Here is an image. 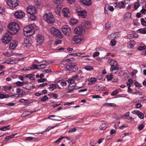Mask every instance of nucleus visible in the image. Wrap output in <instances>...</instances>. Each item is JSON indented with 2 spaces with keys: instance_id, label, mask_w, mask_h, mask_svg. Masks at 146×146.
<instances>
[{
  "instance_id": "f257e3e1",
  "label": "nucleus",
  "mask_w": 146,
  "mask_h": 146,
  "mask_svg": "<svg viewBox=\"0 0 146 146\" xmlns=\"http://www.w3.org/2000/svg\"><path fill=\"white\" fill-rule=\"evenodd\" d=\"M62 63L66 65V70L76 72L78 69L77 63L75 62L71 61L70 58L63 60L62 62Z\"/></svg>"
},
{
  "instance_id": "f03ea898",
  "label": "nucleus",
  "mask_w": 146,
  "mask_h": 146,
  "mask_svg": "<svg viewBox=\"0 0 146 146\" xmlns=\"http://www.w3.org/2000/svg\"><path fill=\"white\" fill-rule=\"evenodd\" d=\"M8 32L11 35L17 33L19 29V27L18 24L15 22L10 23L8 25Z\"/></svg>"
},
{
  "instance_id": "7ed1b4c3",
  "label": "nucleus",
  "mask_w": 146,
  "mask_h": 146,
  "mask_svg": "<svg viewBox=\"0 0 146 146\" xmlns=\"http://www.w3.org/2000/svg\"><path fill=\"white\" fill-rule=\"evenodd\" d=\"M44 17L46 22L48 23H53L55 21L54 16L50 13L45 14L44 15Z\"/></svg>"
},
{
  "instance_id": "20e7f679",
  "label": "nucleus",
  "mask_w": 146,
  "mask_h": 146,
  "mask_svg": "<svg viewBox=\"0 0 146 146\" xmlns=\"http://www.w3.org/2000/svg\"><path fill=\"white\" fill-rule=\"evenodd\" d=\"M11 40V35L9 32L5 33L2 36L1 40L3 43L7 44Z\"/></svg>"
},
{
  "instance_id": "39448f33",
  "label": "nucleus",
  "mask_w": 146,
  "mask_h": 146,
  "mask_svg": "<svg viewBox=\"0 0 146 146\" xmlns=\"http://www.w3.org/2000/svg\"><path fill=\"white\" fill-rule=\"evenodd\" d=\"M6 3L9 6L13 7H15L19 5L17 0H7Z\"/></svg>"
},
{
  "instance_id": "423d86ee",
  "label": "nucleus",
  "mask_w": 146,
  "mask_h": 146,
  "mask_svg": "<svg viewBox=\"0 0 146 146\" xmlns=\"http://www.w3.org/2000/svg\"><path fill=\"white\" fill-rule=\"evenodd\" d=\"M68 90L67 92L68 93H72L74 92L75 90H78L79 88H81V87H78L76 85H72V84H69L68 86Z\"/></svg>"
},
{
  "instance_id": "0eeeda50",
  "label": "nucleus",
  "mask_w": 146,
  "mask_h": 146,
  "mask_svg": "<svg viewBox=\"0 0 146 146\" xmlns=\"http://www.w3.org/2000/svg\"><path fill=\"white\" fill-rule=\"evenodd\" d=\"M50 31L53 35L60 38L62 37V34L59 30L54 28H52L50 29Z\"/></svg>"
},
{
  "instance_id": "6e6552de",
  "label": "nucleus",
  "mask_w": 146,
  "mask_h": 146,
  "mask_svg": "<svg viewBox=\"0 0 146 146\" xmlns=\"http://www.w3.org/2000/svg\"><path fill=\"white\" fill-rule=\"evenodd\" d=\"M14 15L17 19H21L23 18L25 15V13L21 11H16L14 13Z\"/></svg>"
},
{
  "instance_id": "1a4fd4ad",
  "label": "nucleus",
  "mask_w": 146,
  "mask_h": 146,
  "mask_svg": "<svg viewBox=\"0 0 146 146\" xmlns=\"http://www.w3.org/2000/svg\"><path fill=\"white\" fill-rule=\"evenodd\" d=\"M62 29L63 33L66 35H69L71 33L70 28L67 26H62Z\"/></svg>"
},
{
  "instance_id": "9d476101",
  "label": "nucleus",
  "mask_w": 146,
  "mask_h": 146,
  "mask_svg": "<svg viewBox=\"0 0 146 146\" xmlns=\"http://www.w3.org/2000/svg\"><path fill=\"white\" fill-rule=\"evenodd\" d=\"M27 12L31 14H35L37 12V9L36 8L32 6H30L27 8Z\"/></svg>"
},
{
  "instance_id": "9b49d317",
  "label": "nucleus",
  "mask_w": 146,
  "mask_h": 146,
  "mask_svg": "<svg viewBox=\"0 0 146 146\" xmlns=\"http://www.w3.org/2000/svg\"><path fill=\"white\" fill-rule=\"evenodd\" d=\"M74 32L76 34L80 35L85 32V30L81 26L76 27L74 30Z\"/></svg>"
},
{
  "instance_id": "f8f14e48",
  "label": "nucleus",
  "mask_w": 146,
  "mask_h": 146,
  "mask_svg": "<svg viewBox=\"0 0 146 146\" xmlns=\"http://www.w3.org/2000/svg\"><path fill=\"white\" fill-rule=\"evenodd\" d=\"M83 38H84L82 35L75 36L72 38V40L76 43H78L81 40H83Z\"/></svg>"
},
{
  "instance_id": "ddd939ff",
  "label": "nucleus",
  "mask_w": 146,
  "mask_h": 146,
  "mask_svg": "<svg viewBox=\"0 0 146 146\" xmlns=\"http://www.w3.org/2000/svg\"><path fill=\"white\" fill-rule=\"evenodd\" d=\"M24 34L26 36H30L33 35L35 33V30H32L31 31L28 30L26 29H23Z\"/></svg>"
},
{
  "instance_id": "4468645a",
  "label": "nucleus",
  "mask_w": 146,
  "mask_h": 146,
  "mask_svg": "<svg viewBox=\"0 0 146 146\" xmlns=\"http://www.w3.org/2000/svg\"><path fill=\"white\" fill-rule=\"evenodd\" d=\"M82 25L83 26L84 28H86L87 29H89L92 27L90 21H86L84 20L82 21Z\"/></svg>"
},
{
  "instance_id": "2eb2a0df",
  "label": "nucleus",
  "mask_w": 146,
  "mask_h": 146,
  "mask_svg": "<svg viewBox=\"0 0 146 146\" xmlns=\"http://www.w3.org/2000/svg\"><path fill=\"white\" fill-rule=\"evenodd\" d=\"M119 69L117 62L115 60L113 63H112V64H111V65L110 70L111 71H113V70H118Z\"/></svg>"
},
{
  "instance_id": "dca6fc26",
  "label": "nucleus",
  "mask_w": 146,
  "mask_h": 146,
  "mask_svg": "<svg viewBox=\"0 0 146 146\" xmlns=\"http://www.w3.org/2000/svg\"><path fill=\"white\" fill-rule=\"evenodd\" d=\"M77 14L78 15L80 16L82 18H85L87 16L86 11L85 10L78 11L77 12Z\"/></svg>"
},
{
  "instance_id": "f3484780",
  "label": "nucleus",
  "mask_w": 146,
  "mask_h": 146,
  "mask_svg": "<svg viewBox=\"0 0 146 146\" xmlns=\"http://www.w3.org/2000/svg\"><path fill=\"white\" fill-rule=\"evenodd\" d=\"M115 7H117L119 9H124L125 7V3L123 1L119 2L118 3L116 2L115 3Z\"/></svg>"
},
{
  "instance_id": "a211bd4d",
  "label": "nucleus",
  "mask_w": 146,
  "mask_h": 146,
  "mask_svg": "<svg viewBox=\"0 0 146 146\" xmlns=\"http://www.w3.org/2000/svg\"><path fill=\"white\" fill-rule=\"evenodd\" d=\"M44 38V37L40 35H38L36 39V42L38 43V44L40 45L42 44Z\"/></svg>"
},
{
  "instance_id": "6ab92c4d",
  "label": "nucleus",
  "mask_w": 146,
  "mask_h": 146,
  "mask_svg": "<svg viewBox=\"0 0 146 146\" xmlns=\"http://www.w3.org/2000/svg\"><path fill=\"white\" fill-rule=\"evenodd\" d=\"M24 44L25 45L24 46L26 47H29L30 46L31 44V40L30 38H25L24 40Z\"/></svg>"
},
{
  "instance_id": "aec40b11",
  "label": "nucleus",
  "mask_w": 146,
  "mask_h": 146,
  "mask_svg": "<svg viewBox=\"0 0 146 146\" xmlns=\"http://www.w3.org/2000/svg\"><path fill=\"white\" fill-rule=\"evenodd\" d=\"M62 11L65 17H67L70 16V13L68 8H64L62 9Z\"/></svg>"
},
{
  "instance_id": "412c9836",
  "label": "nucleus",
  "mask_w": 146,
  "mask_h": 146,
  "mask_svg": "<svg viewBox=\"0 0 146 146\" xmlns=\"http://www.w3.org/2000/svg\"><path fill=\"white\" fill-rule=\"evenodd\" d=\"M17 45V43L15 41H13L10 44L9 48L11 49H15Z\"/></svg>"
},
{
  "instance_id": "4be33fe9",
  "label": "nucleus",
  "mask_w": 146,
  "mask_h": 146,
  "mask_svg": "<svg viewBox=\"0 0 146 146\" xmlns=\"http://www.w3.org/2000/svg\"><path fill=\"white\" fill-rule=\"evenodd\" d=\"M83 4L86 6H90L92 3L91 0H80Z\"/></svg>"
},
{
  "instance_id": "5701e85b",
  "label": "nucleus",
  "mask_w": 146,
  "mask_h": 146,
  "mask_svg": "<svg viewBox=\"0 0 146 146\" xmlns=\"http://www.w3.org/2000/svg\"><path fill=\"white\" fill-rule=\"evenodd\" d=\"M61 6L60 5H58L55 8V13L57 15H60V11L61 9Z\"/></svg>"
},
{
  "instance_id": "b1692460",
  "label": "nucleus",
  "mask_w": 146,
  "mask_h": 146,
  "mask_svg": "<svg viewBox=\"0 0 146 146\" xmlns=\"http://www.w3.org/2000/svg\"><path fill=\"white\" fill-rule=\"evenodd\" d=\"M35 27V24H30L29 25L26 27L24 29H26L28 30L31 31L35 30L34 27Z\"/></svg>"
},
{
  "instance_id": "393cba45",
  "label": "nucleus",
  "mask_w": 146,
  "mask_h": 146,
  "mask_svg": "<svg viewBox=\"0 0 146 146\" xmlns=\"http://www.w3.org/2000/svg\"><path fill=\"white\" fill-rule=\"evenodd\" d=\"M108 126V123L107 122L102 124L100 127V129L101 130H105Z\"/></svg>"
},
{
  "instance_id": "a878e982",
  "label": "nucleus",
  "mask_w": 146,
  "mask_h": 146,
  "mask_svg": "<svg viewBox=\"0 0 146 146\" xmlns=\"http://www.w3.org/2000/svg\"><path fill=\"white\" fill-rule=\"evenodd\" d=\"M57 85H58V84H50V86L48 87V89L50 91H52L54 89L57 88Z\"/></svg>"
},
{
  "instance_id": "bb28decb",
  "label": "nucleus",
  "mask_w": 146,
  "mask_h": 146,
  "mask_svg": "<svg viewBox=\"0 0 146 146\" xmlns=\"http://www.w3.org/2000/svg\"><path fill=\"white\" fill-rule=\"evenodd\" d=\"M95 88L96 90L97 91L102 90L105 88V87L102 86H96Z\"/></svg>"
},
{
  "instance_id": "cd10ccee",
  "label": "nucleus",
  "mask_w": 146,
  "mask_h": 146,
  "mask_svg": "<svg viewBox=\"0 0 146 146\" xmlns=\"http://www.w3.org/2000/svg\"><path fill=\"white\" fill-rule=\"evenodd\" d=\"M24 77L25 78H29L30 80H35L33 75L31 74H25L24 75Z\"/></svg>"
},
{
  "instance_id": "c85d7f7f",
  "label": "nucleus",
  "mask_w": 146,
  "mask_h": 146,
  "mask_svg": "<svg viewBox=\"0 0 146 146\" xmlns=\"http://www.w3.org/2000/svg\"><path fill=\"white\" fill-rule=\"evenodd\" d=\"M135 44L134 41L132 40L129 41L127 43V47L129 48H131L133 46V45Z\"/></svg>"
},
{
  "instance_id": "c756f323",
  "label": "nucleus",
  "mask_w": 146,
  "mask_h": 146,
  "mask_svg": "<svg viewBox=\"0 0 146 146\" xmlns=\"http://www.w3.org/2000/svg\"><path fill=\"white\" fill-rule=\"evenodd\" d=\"M67 81L69 84H72V85H76V83L75 82V81L74 80L72 79V78H69L68 80H67Z\"/></svg>"
},
{
  "instance_id": "7c9ffc66",
  "label": "nucleus",
  "mask_w": 146,
  "mask_h": 146,
  "mask_svg": "<svg viewBox=\"0 0 146 146\" xmlns=\"http://www.w3.org/2000/svg\"><path fill=\"white\" fill-rule=\"evenodd\" d=\"M12 88L11 86H3V90L4 91H6L7 90H11Z\"/></svg>"
},
{
  "instance_id": "2f4dec72",
  "label": "nucleus",
  "mask_w": 146,
  "mask_h": 146,
  "mask_svg": "<svg viewBox=\"0 0 146 146\" xmlns=\"http://www.w3.org/2000/svg\"><path fill=\"white\" fill-rule=\"evenodd\" d=\"M131 14L130 13H127L125 14L124 17V19H130L131 18Z\"/></svg>"
},
{
  "instance_id": "473e14b6",
  "label": "nucleus",
  "mask_w": 146,
  "mask_h": 146,
  "mask_svg": "<svg viewBox=\"0 0 146 146\" xmlns=\"http://www.w3.org/2000/svg\"><path fill=\"white\" fill-rule=\"evenodd\" d=\"M138 31H139L141 33L143 34H146V27L143 29H139Z\"/></svg>"
},
{
  "instance_id": "72a5a7b5",
  "label": "nucleus",
  "mask_w": 146,
  "mask_h": 146,
  "mask_svg": "<svg viewBox=\"0 0 146 146\" xmlns=\"http://www.w3.org/2000/svg\"><path fill=\"white\" fill-rule=\"evenodd\" d=\"M9 97L8 94H0V98L1 99L7 98Z\"/></svg>"
},
{
  "instance_id": "f704fd0d",
  "label": "nucleus",
  "mask_w": 146,
  "mask_h": 146,
  "mask_svg": "<svg viewBox=\"0 0 146 146\" xmlns=\"http://www.w3.org/2000/svg\"><path fill=\"white\" fill-rule=\"evenodd\" d=\"M78 22V20L75 19H71L70 21V23L72 25L75 24Z\"/></svg>"
},
{
  "instance_id": "c9c22d12",
  "label": "nucleus",
  "mask_w": 146,
  "mask_h": 146,
  "mask_svg": "<svg viewBox=\"0 0 146 146\" xmlns=\"http://www.w3.org/2000/svg\"><path fill=\"white\" fill-rule=\"evenodd\" d=\"M36 139L34 137H29L26 138L25 140L27 141H31L33 140H35Z\"/></svg>"
},
{
  "instance_id": "e433bc0d",
  "label": "nucleus",
  "mask_w": 146,
  "mask_h": 146,
  "mask_svg": "<svg viewBox=\"0 0 146 146\" xmlns=\"http://www.w3.org/2000/svg\"><path fill=\"white\" fill-rule=\"evenodd\" d=\"M10 125H8L6 126H4L0 128V130L1 131H6L9 129V128H8Z\"/></svg>"
},
{
  "instance_id": "4c0bfd02",
  "label": "nucleus",
  "mask_w": 146,
  "mask_h": 146,
  "mask_svg": "<svg viewBox=\"0 0 146 146\" xmlns=\"http://www.w3.org/2000/svg\"><path fill=\"white\" fill-rule=\"evenodd\" d=\"M86 70L90 71L93 70V68L91 66H86L84 67Z\"/></svg>"
},
{
  "instance_id": "58836bf2",
  "label": "nucleus",
  "mask_w": 146,
  "mask_h": 146,
  "mask_svg": "<svg viewBox=\"0 0 146 146\" xmlns=\"http://www.w3.org/2000/svg\"><path fill=\"white\" fill-rule=\"evenodd\" d=\"M64 0H53L54 3L56 4H60L62 3Z\"/></svg>"
},
{
  "instance_id": "ea45409f",
  "label": "nucleus",
  "mask_w": 146,
  "mask_h": 146,
  "mask_svg": "<svg viewBox=\"0 0 146 146\" xmlns=\"http://www.w3.org/2000/svg\"><path fill=\"white\" fill-rule=\"evenodd\" d=\"M15 84L16 85L18 86H22L24 85L23 82H22L19 81L16 82Z\"/></svg>"
},
{
  "instance_id": "a19ab883",
  "label": "nucleus",
  "mask_w": 146,
  "mask_h": 146,
  "mask_svg": "<svg viewBox=\"0 0 146 146\" xmlns=\"http://www.w3.org/2000/svg\"><path fill=\"white\" fill-rule=\"evenodd\" d=\"M137 115L138 116L139 118L141 119H143L144 118L143 114L140 111L139 112Z\"/></svg>"
},
{
  "instance_id": "79ce46f5",
  "label": "nucleus",
  "mask_w": 146,
  "mask_h": 146,
  "mask_svg": "<svg viewBox=\"0 0 146 146\" xmlns=\"http://www.w3.org/2000/svg\"><path fill=\"white\" fill-rule=\"evenodd\" d=\"M110 43L112 46H115L116 44V42L115 40L114 39H113L111 41Z\"/></svg>"
},
{
  "instance_id": "37998d69",
  "label": "nucleus",
  "mask_w": 146,
  "mask_h": 146,
  "mask_svg": "<svg viewBox=\"0 0 146 146\" xmlns=\"http://www.w3.org/2000/svg\"><path fill=\"white\" fill-rule=\"evenodd\" d=\"M144 127V125L142 124L137 127V129L139 131H141L143 129Z\"/></svg>"
},
{
  "instance_id": "c03bdc74",
  "label": "nucleus",
  "mask_w": 146,
  "mask_h": 146,
  "mask_svg": "<svg viewBox=\"0 0 146 146\" xmlns=\"http://www.w3.org/2000/svg\"><path fill=\"white\" fill-rule=\"evenodd\" d=\"M133 82V80L131 79H129L128 80V81L127 83V85L129 86H130V85Z\"/></svg>"
},
{
  "instance_id": "a18cd8bd",
  "label": "nucleus",
  "mask_w": 146,
  "mask_h": 146,
  "mask_svg": "<svg viewBox=\"0 0 146 146\" xmlns=\"http://www.w3.org/2000/svg\"><path fill=\"white\" fill-rule=\"evenodd\" d=\"M112 25L111 23L108 22L106 23L105 24L106 27L107 28H110L111 27Z\"/></svg>"
},
{
  "instance_id": "49530a36",
  "label": "nucleus",
  "mask_w": 146,
  "mask_h": 146,
  "mask_svg": "<svg viewBox=\"0 0 146 146\" xmlns=\"http://www.w3.org/2000/svg\"><path fill=\"white\" fill-rule=\"evenodd\" d=\"M4 55L7 56H10L13 55V53L12 52H6L3 53Z\"/></svg>"
},
{
  "instance_id": "de8ad7c7",
  "label": "nucleus",
  "mask_w": 146,
  "mask_h": 146,
  "mask_svg": "<svg viewBox=\"0 0 146 146\" xmlns=\"http://www.w3.org/2000/svg\"><path fill=\"white\" fill-rule=\"evenodd\" d=\"M141 24L143 25L146 26V22L143 18H141Z\"/></svg>"
},
{
  "instance_id": "09e8293b",
  "label": "nucleus",
  "mask_w": 146,
  "mask_h": 146,
  "mask_svg": "<svg viewBox=\"0 0 146 146\" xmlns=\"http://www.w3.org/2000/svg\"><path fill=\"white\" fill-rule=\"evenodd\" d=\"M139 3L136 2L134 4V8L136 10L139 6Z\"/></svg>"
},
{
  "instance_id": "8fccbe9b",
  "label": "nucleus",
  "mask_w": 146,
  "mask_h": 146,
  "mask_svg": "<svg viewBox=\"0 0 146 146\" xmlns=\"http://www.w3.org/2000/svg\"><path fill=\"white\" fill-rule=\"evenodd\" d=\"M32 66L33 67V68H32V69H39L40 68L39 67V65H38L36 64H34L32 65Z\"/></svg>"
},
{
  "instance_id": "3c124183",
  "label": "nucleus",
  "mask_w": 146,
  "mask_h": 146,
  "mask_svg": "<svg viewBox=\"0 0 146 146\" xmlns=\"http://www.w3.org/2000/svg\"><path fill=\"white\" fill-rule=\"evenodd\" d=\"M47 65L45 64H41L39 65V69H44L46 68Z\"/></svg>"
},
{
  "instance_id": "603ef678",
  "label": "nucleus",
  "mask_w": 146,
  "mask_h": 146,
  "mask_svg": "<svg viewBox=\"0 0 146 146\" xmlns=\"http://www.w3.org/2000/svg\"><path fill=\"white\" fill-rule=\"evenodd\" d=\"M118 93V91L116 90H114L111 94V95L112 96L116 95Z\"/></svg>"
},
{
  "instance_id": "864d4df0",
  "label": "nucleus",
  "mask_w": 146,
  "mask_h": 146,
  "mask_svg": "<svg viewBox=\"0 0 146 146\" xmlns=\"http://www.w3.org/2000/svg\"><path fill=\"white\" fill-rule=\"evenodd\" d=\"M146 48V46H139L138 47V49L140 50H145Z\"/></svg>"
},
{
  "instance_id": "5fc2aeb1",
  "label": "nucleus",
  "mask_w": 146,
  "mask_h": 146,
  "mask_svg": "<svg viewBox=\"0 0 146 146\" xmlns=\"http://www.w3.org/2000/svg\"><path fill=\"white\" fill-rule=\"evenodd\" d=\"M76 129L75 128H73L69 130L68 131V133H73L75 132L76 131Z\"/></svg>"
},
{
  "instance_id": "6e6d98bb",
  "label": "nucleus",
  "mask_w": 146,
  "mask_h": 146,
  "mask_svg": "<svg viewBox=\"0 0 146 146\" xmlns=\"http://www.w3.org/2000/svg\"><path fill=\"white\" fill-rule=\"evenodd\" d=\"M48 99V98L46 96H44L43 98H42L41 100L42 102H45Z\"/></svg>"
},
{
  "instance_id": "4d7b16f0",
  "label": "nucleus",
  "mask_w": 146,
  "mask_h": 146,
  "mask_svg": "<svg viewBox=\"0 0 146 146\" xmlns=\"http://www.w3.org/2000/svg\"><path fill=\"white\" fill-rule=\"evenodd\" d=\"M88 81L94 83L96 81V79L94 78H91L90 79V80H89Z\"/></svg>"
},
{
  "instance_id": "13d9d810",
  "label": "nucleus",
  "mask_w": 146,
  "mask_h": 146,
  "mask_svg": "<svg viewBox=\"0 0 146 146\" xmlns=\"http://www.w3.org/2000/svg\"><path fill=\"white\" fill-rule=\"evenodd\" d=\"M15 104L16 103H9L8 104H6L5 105L8 106H12L15 105Z\"/></svg>"
},
{
  "instance_id": "bf43d9fd",
  "label": "nucleus",
  "mask_w": 146,
  "mask_h": 146,
  "mask_svg": "<svg viewBox=\"0 0 146 146\" xmlns=\"http://www.w3.org/2000/svg\"><path fill=\"white\" fill-rule=\"evenodd\" d=\"M100 53L98 52H96L94 53L93 54V57H95L96 56H98L99 55Z\"/></svg>"
},
{
  "instance_id": "052dcab7",
  "label": "nucleus",
  "mask_w": 146,
  "mask_h": 146,
  "mask_svg": "<svg viewBox=\"0 0 146 146\" xmlns=\"http://www.w3.org/2000/svg\"><path fill=\"white\" fill-rule=\"evenodd\" d=\"M46 80V79L45 78H42L39 79L38 80V82L39 83L44 82H45Z\"/></svg>"
},
{
  "instance_id": "680f3d73",
  "label": "nucleus",
  "mask_w": 146,
  "mask_h": 146,
  "mask_svg": "<svg viewBox=\"0 0 146 146\" xmlns=\"http://www.w3.org/2000/svg\"><path fill=\"white\" fill-rule=\"evenodd\" d=\"M134 36V35L133 34H128L127 35V38L129 39H132Z\"/></svg>"
},
{
  "instance_id": "e2e57ef3",
  "label": "nucleus",
  "mask_w": 146,
  "mask_h": 146,
  "mask_svg": "<svg viewBox=\"0 0 146 146\" xmlns=\"http://www.w3.org/2000/svg\"><path fill=\"white\" fill-rule=\"evenodd\" d=\"M61 43V40H57L55 42L54 44L56 45H57L59 44H60Z\"/></svg>"
},
{
  "instance_id": "0e129e2a",
  "label": "nucleus",
  "mask_w": 146,
  "mask_h": 146,
  "mask_svg": "<svg viewBox=\"0 0 146 146\" xmlns=\"http://www.w3.org/2000/svg\"><path fill=\"white\" fill-rule=\"evenodd\" d=\"M51 70L50 69H47L46 70H45L43 71V73L45 74L51 72Z\"/></svg>"
},
{
  "instance_id": "69168bd1",
  "label": "nucleus",
  "mask_w": 146,
  "mask_h": 146,
  "mask_svg": "<svg viewBox=\"0 0 146 146\" xmlns=\"http://www.w3.org/2000/svg\"><path fill=\"white\" fill-rule=\"evenodd\" d=\"M116 133V131L114 129H111L110 131V134L111 135H112Z\"/></svg>"
},
{
  "instance_id": "338daca9",
  "label": "nucleus",
  "mask_w": 146,
  "mask_h": 146,
  "mask_svg": "<svg viewBox=\"0 0 146 146\" xmlns=\"http://www.w3.org/2000/svg\"><path fill=\"white\" fill-rule=\"evenodd\" d=\"M112 76L111 75L107 76L106 78L108 80H110L113 78Z\"/></svg>"
},
{
  "instance_id": "774afa93",
  "label": "nucleus",
  "mask_w": 146,
  "mask_h": 146,
  "mask_svg": "<svg viewBox=\"0 0 146 146\" xmlns=\"http://www.w3.org/2000/svg\"><path fill=\"white\" fill-rule=\"evenodd\" d=\"M108 9L111 11H113L114 9L113 7L111 6H109L108 7Z\"/></svg>"
}]
</instances>
